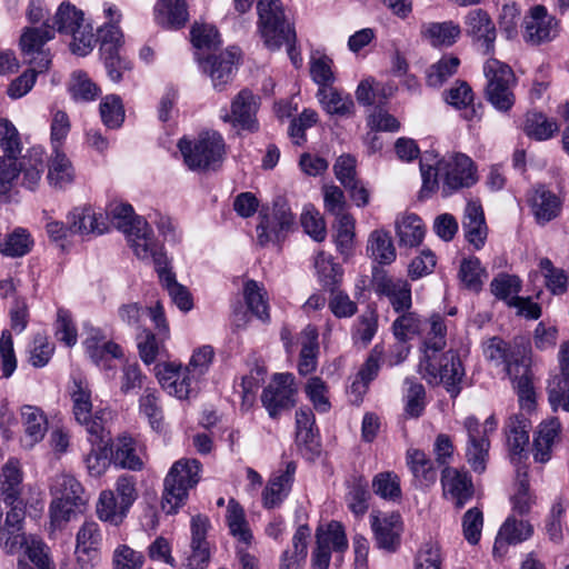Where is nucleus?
<instances>
[{
	"instance_id": "a211bd4d",
	"label": "nucleus",
	"mask_w": 569,
	"mask_h": 569,
	"mask_svg": "<svg viewBox=\"0 0 569 569\" xmlns=\"http://www.w3.org/2000/svg\"><path fill=\"white\" fill-rule=\"evenodd\" d=\"M440 481L443 497L451 501L456 508L461 509L472 499L475 488L468 471L450 466L443 467Z\"/></svg>"
},
{
	"instance_id": "774afa93",
	"label": "nucleus",
	"mask_w": 569,
	"mask_h": 569,
	"mask_svg": "<svg viewBox=\"0 0 569 569\" xmlns=\"http://www.w3.org/2000/svg\"><path fill=\"white\" fill-rule=\"evenodd\" d=\"M441 548L437 541L428 540L420 545L413 558V569H441Z\"/></svg>"
},
{
	"instance_id": "680f3d73",
	"label": "nucleus",
	"mask_w": 569,
	"mask_h": 569,
	"mask_svg": "<svg viewBox=\"0 0 569 569\" xmlns=\"http://www.w3.org/2000/svg\"><path fill=\"white\" fill-rule=\"evenodd\" d=\"M528 372L529 368L525 363L519 368V372L513 371V376L509 378L512 380L521 409L531 411L536 405V392Z\"/></svg>"
},
{
	"instance_id": "7c9ffc66",
	"label": "nucleus",
	"mask_w": 569,
	"mask_h": 569,
	"mask_svg": "<svg viewBox=\"0 0 569 569\" xmlns=\"http://www.w3.org/2000/svg\"><path fill=\"white\" fill-rule=\"evenodd\" d=\"M296 442L305 448L311 457L320 453L319 430L312 410L302 407L296 411Z\"/></svg>"
},
{
	"instance_id": "1a4fd4ad",
	"label": "nucleus",
	"mask_w": 569,
	"mask_h": 569,
	"mask_svg": "<svg viewBox=\"0 0 569 569\" xmlns=\"http://www.w3.org/2000/svg\"><path fill=\"white\" fill-rule=\"evenodd\" d=\"M259 219L257 242L260 247H267L270 243L279 244L292 230L296 222L295 214L283 198L273 201L271 211L262 209L259 212Z\"/></svg>"
},
{
	"instance_id": "8fccbe9b",
	"label": "nucleus",
	"mask_w": 569,
	"mask_h": 569,
	"mask_svg": "<svg viewBox=\"0 0 569 569\" xmlns=\"http://www.w3.org/2000/svg\"><path fill=\"white\" fill-rule=\"evenodd\" d=\"M22 423L30 445L41 441L47 432L48 421L43 411L34 406L26 405L21 408Z\"/></svg>"
},
{
	"instance_id": "09e8293b",
	"label": "nucleus",
	"mask_w": 569,
	"mask_h": 569,
	"mask_svg": "<svg viewBox=\"0 0 569 569\" xmlns=\"http://www.w3.org/2000/svg\"><path fill=\"white\" fill-rule=\"evenodd\" d=\"M392 323V332L398 341L406 342L425 330L427 322L415 311H402Z\"/></svg>"
},
{
	"instance_id": "4468645a",
	"label": "nucleus",
	"mask_w": 569,
	"mask_h": 569,
	"mask_svg": "<svg viewBox=\"0 0 569 569\" xmlns=\"http://www.w3.org/2000/svg\"><path fill=\"white\" fill-rule=\"evenodd\" d=\"M371 273L375 293L378 297H386L396 313L411 309V286L406 279L391 277L381 267H372Z\"/></svg>"
},
{
	"instance_id": "0eeeda50",
	"label": "nucleus",
	"mask_w": 569,
	"mask_h": 569,
	"mask_svg": "<svg viewBox=\"0 0 569 569\" xmlns=\"http://www.w3.org/2000/svg\"><path fill=\"white\" fill-rule=\"evenodd\" d=\"M419 370L429 383H442L451 398H457L462 390L465 368L459 355L453 350H448L440 356L438 353L423 356Z\"/></svg>"
},
{
	"instance_id": "f704fd0d",
	"label": "nucleus",
	"mask_w": 569,
	"mask_h": 569,
	"mask_svg": "<svg viewBox=\"0 0 569 569\" xmlns=\"http://www.w3.org/2000/svg\"><path fill=\"white\" fill-rule=\"evenodd\" d=\"M189 19L186 0H158L154 6V21L167 29H180Z\"/></svg>"
},
{
	"instance_id": "423d86ee",
	"label": "nucleus",
	"mask_w": 569,
	"mask_h": 569,
	"mask_svg": "<svg viewBox=\"0 0 569 569\" xmlns=\"http://www.w3.org/2000/svg\"><path fill=\"white\" fill-rule=\"evenodd\" d=\"M139 497L137 478L121 475L117 478L113 490H102L99 495L96 512L101 521L119 526Z\"/></svg>"
},
{
	"instance_id": "9d476101",
	"label": "nucleus",
	"mask_w": 569,
	"mask_h": 569,
	"mask_svg": "<svg viewBox=\"0 0 569 569\" xmlns=\"http://www.w3.org/2000/svg\"><path fill=\"white\" fill-rule=\"evenodd\" d=\"M386 96L373 78L363 79L358 84V102L369 106L367 127L375 132H397L400 122L385 108Z\"/></svg>"
},
{
	"instance_id": "58836bf2",
	"label": "nucleus",
	"mask_w": 569,
	"mask_h": 569,
	"mask_svg": "<svg viewBox=\"0 0 569 569\" xmlns=\"http://www.w3.org/2000/svg\"><path fill=\"white\" fill-rule=\"evenodd\" d=\"M44 170V150L41 147H32L20 159V184L33 191L39 184Z\"/></svg>"
},
{
	"instance_id": "6e6d98bb",
	"label": "nucleus",
	"mask_w": 569,
	"mask_h": 569,
	"mask_svg": "<svg viewBox=\"0 0 569 569\" xmlns=\"http://www.w3.org/2000/svg\"><path fill=\"white\" fill-rule=\"evenodd\" d=\"M33 246L30 233L22 228L14 229L4 241H0V253L4 257L20 258L28 254Z\"/></svg>"
},
{
	"instance_id": "2f4dec72",
	"label": "nucleus",
	"mask_w": 569,
	"mask_h": 569,
	"mask_svg": "<svg viewBox=\"0 0 569 569\" xmlns=\"http://www.w3.org/2000/svg\"><path fill=\"white\" fill-rule=\"evenodd\" d=\"M483 352L488 360L493 361L497 366L502 365L508 377H512L513 371L519 372L521 365L526 363L520 351L499 337L489 339Z\"/></svg>"
},
{
	"instance_id": "f03ea898",
	"label": "nucleus",
	"mask_w": 569,
	"mask_h": 569,
	"mask_svg": "<svg viewBox=\"0 0 569 569\" xmlns=\"http://www.w3.org/2000/svg\"><path fill=\"white\" fill-rule=\"evenodd\" d=\"M259 14V31L264 44L271 49H279L288 44V54L291 62L298 68L302 58L296 49V31L287 21L280 0H259L257 4Z\"/></svg>"
},
{
	"instance_id": "c03bdc74",
	"label": "nucleus",
	"mask_w": 569,
	"mask_h": 569,
	"mask_svg": "<svg viewBox=\"0 0 569 569\" xmlns=\"http://www.w3.org/2000/svg\"><path fill=\"white\" fill-rule=\"evenodd\" d=\"M116 467L132 471L142 470L144 463L137 453V441L130 436H121L117 440L116 450L111 453Z\"/></svg>"
},
{
	"instance_id": "aec40b11",
	"label": "nucleus",
	"mask_w": 569,
	"mask_h": 569,
	"mask_svg": "<svg viewBox=\"0 0 569 569\" xmlns=\"http://www.w3.org/2000/svg\"><path fill=\"white\" fill-rule=\"evenodd\" d=\"M148 261L154 264L160 282L168 291L172 302L181 311H190L193 307L192 297L184 286L177 282L176 274L168 269V258L163 248L153 253Z\"/></svg>"
},
{
	"instance_id": "37998d69",
	"label": "nucleus",
	"mask_w": 569,
	"mask_h": 569,
	"mask_svg": "<svg viewBox=\"0 0 569 569\" xmlns=\"http://www.w3.org/2000/svg\"><path fill=\"white\" fill-rule=\"evenodd\" d=\"M71 398L73 401V413L76 420L86 427L87 433H89L90 425L92 422L103 426L102 420L99 417H91V393L82 381L74 380Z\"/></svg>"
},
{
	"instance_id": "c756f323",
	"label": "nucleus",
	"mask_w": 569,
	"mask_h": 569,
	"mask_svg": "<svg viewBox=\"0 0 569 569\" xmlns=\"http://www.w3.org/2000/svg\"><path fill=\"white\" fill-rule=\"evenodd\" d=\"M445 101L453 108L461 110L462 118L469 122H477L481 119L482 106L473 103V92L466 82L458 80L455 84L443 92Z\"/></svg>"
},
{
	"instance_id": "49530a36",
	"label": "nucleus",
	"mask_w": 569,
	"mask_h": 569,
	"mask_svg": "<svg viewBox=\"0 0 569 569\" xmlns=\"http://www.w3.org/2000/svg\"><path fill=\"white\" fill-rule=\"evenodd\" d=\"M560 372L553 376L547 387L548 400L557 401L568 395L569 388V341H565L559 349Z\"/></svg>"
},
{
	"instance_id": "79ce46f5",
	"label": "nucleus",
	"mask_w": 569,
	"mask_h": 569,
	"mask_svg": "<svg viewBox=\"0 0 569 569\" xmlns=\"http://www.w3.org/2000/svg\"><path fill=\"white\" fill-rule=\"evenodd\" d=\"M70 233L102 234L107 230V226L102 220V216H97L91 208H76L69 217Z\"/></svg>"
},
{
	"instance_id": "9b49d317",
	"label": "nucleus",
	"mask_w": 569,
	"mask_h": 569,
	"mask_svg": "<svg viewBox=\"0 0 569 569\" xmlns=\"http://www.w3.org/2000/svg\"><path fill=\"white\" fill-rule=\"evenodd\" d=\"M483 73L487 79L486 96L488 101L501 112H507L515 103L512 87L516 78L512 69L495 59L490 58L483 66Z\"/></svg>"
},
{
	"instance_id": "864d4df0",
	"label": "nucleus",
	"mask_w": 569,
	"mask_h": 569,
	"mask_svg": "<svg viewBox=\"0 0 569 569\" xmlns=\"http://www.w3.org/2000/svg\"><path fill=\"white\" fill-rule=\"evenodd\" d=\"M243 295L247 307L251 313L262 321H268L270 319V315L268 297L264 288L259 286L254 280H248L243 287Z\"/></svg>"
},
{
	"instance_id": "bf43d9fd",
	"label": "nucleus",
	"mask_w": 569,
	"mask_h": 569,
	"mask_svg": "<svg viewBox=\"0 0 569 569\" xmlns=\"http://www.w3.org/2000/svg\"><path fill=\"white\" fill-rule=\"evenodd\" d=\"M460 64L458 57L445 54L432 63L426 71V81L429 87L439 88L452 77Z\"/></svg>"
},
{
	"instance_id": "2eb2a0df",
	"label": "nucleus",
	"mask_w": 569,
	"mask_h": 569,
	"mask_svg": "<svg viewBox=\"0 0 569 569\" xmlns=\"http://www.w3.org/2000/svg\"><path fill=\"white\" fill-rule=\"evenodd\" d=\"M369 523L378 549L395 553L401 546L403 520L399 512L372 510Z\"/></svg>"
},
{
	"instance_id": "393cba45",
	"label": "nucleus",
	"mask_w": 569,
	"mask_h": 569,
	"mask_svg": "<svg viewBox=\"0 0 569 569\" xmlns=\"http://www.w3.org/2000/svg\"><path fill=\"white\" fill-rule=\"evenodd\" d=\"M462 229L466 240L476 250L483 248L488 236V227L479 200H469L467 202L462 217Z\"/></svg>"
},
{
	"instance_id": "c9c22d12",
	"label": "nucleus",
	"mask_w": 569,
	"mask_h": 569,
	"mask_svg": "<svg viewBox=\"0 0 569 569\" xmlns=\"http://www.w3.org/2000/svg\"><path fill=\"white\" fill-rule=\"evenodd\" d=\"M395 229L400 247H418L426 234L425 223L416 213L399 214L395 221Z\"/></svg>"
},
{
	"instance_id": "f8f14e48",
	"label": "nucleus",
	"mask_w": 569,
	"mask_h": 569,
	"mask_svg": "<svg viewBox=\"0 0 569 569\" xmlns=\"http://www.w3.org/2000/svg\"><path fill=\"white\" fill-rule=\"evenodd\" d=\"M497 426L498 421L493 415L489 416L482 425L473 416L467 417L463 421L468 437L466 459L477 473H482L487 468L490 449L489 433L495 431Z\"/></svg>"
},
{
	"instance_id": "338daca9",
	"label": "nucleus",
	"mask_w": 569,
	"mask_h": 569,
	"mask_svg": "<svg viewBox=\"0 0 569 569\" xmlns=\"http://www.w3.org/2000/svg\"><path fill=\"white\" fill-rule=\"evenodd\" d=\"M69 92L74 101L89 102L101 93L100 88L82 71L73 72Z\"/></svg>"
},
{
	"instance_id": "6ab92c4d",
	"label": "nucleus",
	"mask_w": 569,
	"mask_h": 569,
	"mask_svg": "<svg viewBox=\"0 0 569 569\" xmlns=\"http://www.w3.org/2000/svg\"><path fill=\"white\" fill-rule=\"evenodd\" d=\"M258 98L248 89L241 90L231 102V113L226 109L221 110L220 118L242 130H258L256 113L258 110Z\"/></svg>"
},
{
	"instance_id": "603ef678",
	"label": "nucleus",
	"mask_w": 569,
	"mask_h": 569,
	"mask_svg": "<svg viewBox=\"0 0 569 569\" xmlns=\"http://www.w3.org/2000/svg\"><path fill=\"white\" fill-rule=\"evenodd\" d=\"M50 491L54 497L82 503L87 502L82 485L72 475H56L51 480Z\"/></svg>"
},
{
	"instance_id": "cd10ccee",
	"label": "nucleus",
	"mask_w": 569,
	"mask_h": 569,
	"mask_svg": "<svg viewBox=\"0 0 569 569\" xmlns=\"http://www.w3.org/2000/svg\"><path fill=\"white\" fill-rule=\"evenodd\" d=\"M533 535V527L528 520H517L509 516L500 527L493 543V556L502 557L507 547L521 543Z\"/></svg>"
},
{
	"instance_id": "c85d7f7f",
	"label": "nucleus",
	"mask_w": 569,
	"mask_h": 569,
	"mask_svg": "<svg viewBox=\"0 0 569 569\" xmlns=\"http://www.w3.org/2000/svg\"><path fill=\"white\" fill-rule=\"evenodd\" d=\"M200 377H194L188 368L168 365L163 372H159V382L170 395L179 399H187L194 390Z\"/></svg>"
},
{
	"instance_id": "bb28decb",
	"label": "nucleus",
	"mask_w": 569,
	"mask_h": 569,
	"mask_svg": "<svg viewBox=\"0 0 569 569\" xmlns=\"http://www.w3.org/2000/svg\"><path fill=\"white\" fill-rule=\"evenodd\" d=\"M530 420L522 413L508 418L505 425V435L510 458L513 463L521 460L529 445Z\"/></svg>"
},
{
	"instance_id": "5fc2aeb1",
	"label": "nucleus",
	"mask_w": 569,
	"mask_h": 569,
	"mask_svg": "<svg viewBox=\"0 0 569 569\" xmlns=\"http://www.w3.org/2000/svg\"><path fill=\"white\" fill-rule=\"evenodd\" d=\"M559 129L553 119L548 118L541 112H528L523 130L529 138L537 141L550 139Z\"/></svg>"
},
{
	"instance_id": "4c0bfd02",
	"label": "nucleus",
	"mask_w": 569,
	"mask_h": 569,
	"mask_svg": "<svg viewBox=\"0 0 569 569\" xmlns=\"http://www.w3.org/2000/svg\"><path fill=\"white\" fill-rule=\"evenodd\" d=\"M561 425L557 418L542 421L533 438V458L536 461L545 463L551 457V449L559 437Z\"/></svg>"
},
{
	"instance_id": "e433bc0d",
	"label": "nucleus",
	"mask_w": 569,
	"mask_h": 569,
	"mask_svg": "<svg viewBox=\"0 0 569 569\" xmlns=\"http://www.w3.org/2000/svg\"><path fill=\"white\" fill-rule=\"evenodd\" d=\"M531 210L537 222L546 224L560 214L561 201L557 194L540 186L531 198Z\"/></svg>"
},
{
	"instance_id": "5701e85b",
	"label": "nucleus",
	"mask_w": 569,
	"mask_h": 569,
	"mask_svg": "<svg viewBox=\"0 0 569 569\" xmlns=\"http://www.w3.org/2000/svg\"><path fill=\"white\" fill-rule=\"evenodd\" d=\"M557 26L556 19L548 14L543 6H536L526 17L525 39L535 44L550 41L557 36Z\"/></svg>"
},
{
	"instance_id": "b1692460",
	"label": "nucleus",
	"mask_w": 569,
	"mask_h": 569,
	"mask_svg": "<svg viewBox=\"0 0 569 569\" xmlns=\"http://www.w3.org/2000/svg\"><path fill=\"white\" fill-rule=\"evenodd\" d=\"M89 358L104 369H109L108 361L120 359L123 356L122 348L114 341L107 340L103 332L98 328H91L83 341Z\"/></svg>"
},
{
	"instance_id": "ddd939ff",
	"label": "nucleus",
	"mask_w": 569,
	"mask_h": 569,
	"mask_svg": "<svg viewBox=\"0 0 569 569\" xmlns=\"http://www.w3.org/2000/svg\"><path fill=\"white\" fill-rule=\"evenodd\" d=\"M348 549V540L343 526L338 521L319 526L316 530V547L311 552L312 569H328L331 552H343Z\"/></svg>"
},
{
	"instance_id": "a19ab883",
	"label": "nucleus",
	"mask_w": 569,
	"mask_h": 569,
	"mask_svg": "<svg viewBox=\"0 0 569 569\" xmlns=\"http://www.w3.org/2000/svg\"><path fill=\"white\" fill-rule=\"evenodd\" d=\"M22 492V472L17 460H9L0 475V495L6 505L20 500Z\"/></svg>"
},
{
	"instance_id": "72a5a7b5",
	"label": "nucleus",
	"mask_w": 569,
	"mask_h": 569,
	"mask_svg": "<svg viewBox=\"0 0 569 569\" xmlns=\"http://www.w3.org/2000/svg\"><path fill=\"white\" fill-rule=\"evenodd\" d=\"M311 530L308 525H300L293 533L291 546L280 556L279 569H303L308 555Z\"/></svg>"
},
{
	"instance_id": "20e7f679",
	"label": "nucleus",
	"mask_w": 569,
	"mask_h": 569,
	"mask_svg": "<svg viewBox=\"0 0 569 569\" xmlns=\"http://www.w3.org/2000/svg\"><path fill=\"white\" fill-rule=\"evenodd\" d=\"M104 12L110 22L98 29L100 53L110 80L120 82L124 74L131 71L132 63L120 54L122 32L118 26L121 18L119 10L114 6H108Z\"/></svg>"
},
{
	"instance_id": "4d7b16f0",
	"label": "nucleus",
	"mask_w": 569,
	"mask_h": 569,
	"mask_svg": "<svg viewBox=\"0 0 569 569\" xmlns=\"http://www.w3.org/2000/svg\"><path fill=\"white\" fill-rule=\"evenodd\" d=\"M54 37L50 24L46 21L40 28H26L20 37V48L24 56H33L42 51V47Z\"/></svg>"
},
{
	"instance_id": "473e14b6",
	"label": "nucleus",
	"mask_w": 569,
	"mask_h": 569,
	"mask_svg": "<svg viewBox=\"0 0 569 569\" xmlns=\"http://www.w3.org/2000/svg\"><path fill=\"white\" fill-rule=\"evenodd\" d=\"M406 465L412 475V482L417 488H429L437 480V470L433 461L421 449L409 448L406 452Z\"/></svg>"
},
{
	"instance_id": "f257e3e1",
	"label": "nucleus",
	"mask_w": 569,
	"mask_h": 569,
	"mask_svg": "<svg viewBox=\"0 0 569 569\" xmlns=\"http://www.w3.org/2000/svg\"><path fill=\"white\" fill-rule=\"evenodd\" d=\"M420 172L422 197H429L438 190L439 176L443 181V196L470 188L478 181L477 167L472 159L465 153H451L439 158L432 151H426L420 158Z\"/></svg>"
},
{
	"instance_id": "412c9836",
	"label": "nucleus",
	"mask_w": 569,
	"mask_h": 569,
	"mask_svg": "<svg viewBox=\"0 0 569 569\" xmlns=\"http://www.w3.org/2000/svg\"><path fill=\"white\" fill-rule=\"evenodd\" d=\"M463 23L467 36L481 47L485 54L493 52L497 30L486 10L481 8L470 10L466 14Z\"/></svg>"
},
{
	"instance_id": "69168bd1",
	"label": "nucleus",
	"mask_w": 569,
	"mask_h": 569,
	"mask_svg": "<svg viewBox=\"0 0 569 569\" xmlns=\"http://www.w3.org/2000/svg\"><path fill=\"white\" fill-rule=\"evenodd\" d=\"M83 21V12L81 10L70 2H62L57 9L50 27L53 32L57 30L59 33L69 34L79 22Z\"/></svg>"
},
{
	"instance_id": "39448f33",
	"label": "nucleus",
	"mask_w": 569,
	"mask_h": 569,
	"mask_svg": "<svg viewBox=\"0 0 569 569\" xmlns=\"http://www.w3.org/2000/svg\"><path fill=\"white\" fill-rule=\"evenodd\" d=\"M201 463L197 459H180L170 468L163 481L162 510L172 515L182 507L200 479Z\"/></svg>"
},
{
	"instance_id": "4be33fe9",
	"label": "nucleus",
	"mask_w": 569,
	"mask_h": 569,
	"mask_svg": "<svg viewBox=\"0 0 569 569\" xmlns=\"http://www.w3.org/2000/svg\"><path fill=\"white\" fill-rule=\"evenodd\" d=\"M297 463L288 461L283 470L273 472L262 491V506L266 509L279 508L291 492Z\"/></svg>"
},
{
	"instance_id": "dca6fc26",
	"label": "nucleus",
	"mask_w": 569,
	"mask_h": 569,
	"mask_svg": "<svg viewBox=\"0 0 569 569\" xmlns=\"http://www.w3.org/2000/svg\"><path fill=\"white\" fill-rule=\"evenodd\" d=\"M88 440L92 448L84 459L86 467L91 477L99 478L107 471L112 459L111 436L103 426L92 422Z\"/></svg>"
},
{
	"instance_id": "6e6552de",
	"label": "nucleus",
	"mask_w": 569,
	"mask_h": 569,
	"mask_svg": "<svg viewBox=\"0 0 569 569\" xmlns=\"http://www.w3.org/2000/svg\"><path fill=\"white\" fill-rule=\"evenodd\" d=\"M224 147L223 138L217 131H206L194 140L182 138L178 142L184 163L191 170H214L223 159Z\"/></svg>"
},
{
	"instance_id": "052dcab7",
	"label": "nucleus",
	"mask_w": 569,
	"mask_h": 569,
	"mask_svg": "<svg viewBox=\"0 0 569 569\" xmlns=\"http://www.w3.org/2000/svg\"><path fill=\"white\" fill-rule=\"evenodd\" d=\"M522 288V281L518 276L499 273L496 276L491 283V293L499 300L506 302L508 307L511 306L513 298H519V292Z\"/></svg>"
},
{
	"instance_id": "7ed1b4c3",
	"label": "nucleus",
	"mask_w": 569,
	"mask_h": 569,
	"mask_svg": "<svg viewBox=\"0 0 569 569\" xmlns=\"http://www.w3.org/2000/svg\"><path fill=\"white\" fill-rule=\"evenodd\" d=\"M111 223L127 234L134 254L141 260H149L163 247L156 240L148 222L134 214L129 203L112 204L108 211Z\"/></svg>"
},
{
	"instance_id": "f3484780",
	"label": "nucleus",
	"mask_w": 569,
	"mask_h": 569,
	"mask_svg": "<svg viewBox=\"0 0 569 569\" xmlns=\"http://www.w3.org/2000/svg\"><path fill=\"white\" fill-rule=\"evenodd\" d=\"M292 383L291 373H276L272 382L263 389L261 402L272 419H276L282 410L295 406L296 389Z\"/></svg>"
},
{
	"instance_id": "3c124183",
	"label": "nucleus",
	"mask_w": 569,
	"mask_h": 569,
	"mask_svg": "<svg viewBox=\"0 0 569 569\" xmlns=\"http://www.w3.org/2000/svg\"><path fill=\"white\" fill-rule=\"evenodd\" d=\"M226 519L230 533L238 541L249 545L253 538L252 532L246 520L243 508L234 499H230L228 502Z\"/></svg>"
},
{
	"instance_id": "0e129e2a",
	"label": "nucleus",
	"mask_w": 569,
	"mask_h": 569,
	"mask_svg": "<svg viewBox=\"0 0 569 569\" xmlns=\"http://www.w3.org/2000/svg\"><path fill=\"white\" fill-rule=\"evenodd\" d=\"M317 97L326 111L330 114L346 116L353 108V101L349 97H343L339 91L330 88H319Z\"/></svg>"
},
{
	"instance_id": "13d9d810",
	"label": "nucleus",
	"mask_w": 569,
	"mask_h": 569,
	"mask_svg": "<svg viewBox=\"0 0 569 569\" xmlns=\"http://www.w3.org/2000/svg\"><path fill=\"white\" fill-rule=\"evenodd\" d=\"M461 283L470 291L479 292L483 286V278L487 277L485 268L479 258L469 257L462 259L458 272Z\"/></svg>"
},
{
	"instance_id": "ea45409f",
	"label": "nucleus",
	"mask_w": 569,
	"mask_h": 569,
	"mask_svg": "<svg viewBox=\"0 0 569 569\" xmlns=\"http://www.w3.org/2000/svg\"><path fill=\"white\" fill-rule=\"evenodd\" d=\"M367 254L378 263L377 267L391 264L397 258L392 238L388 231L375 230L367 242Z\"/></svg>"
},
{
	"instance_id": "a878e982",
	"label": "nucleus",
	"mask_w": 569,
	"mask_h": 569,
	"mask_svg": "<svg viewBox=\"0 0 569 569\" xmlns=\"http://www.w3.org/2000/svg\"><path fill=\"white\" fill-rule=\"evenodd\" d=\"M239 50L234 47L227 49L218 56H209L200 64L208 72L214 89L222 90L231 81Z\"/></svg>"
},
{
	"instance_id": "a18cd8bd",
	"label": "nucleus",
	"mask_w": 569,
	"mask_h": 569,
	"mask_svg": "<svg viewBox=\"0 0 569 569\" xmlns=\"http://www.w3.org/2000/svg\"><path fill=\"white\" fill-rule=\"evenodd\" d=\"M73 177L74 170L66 153L61 148H52L47 177L49 183L56 188H63L72 182Z\"/></svg>"
},
{
	"instance_id": "de8ad7c7",
	"label": "nucleus",
	"mask_w": 569,
	"mask_h": 569,
	"mask_svg": "<svg viewBox=\"0 0 569 569\" xmlns=\"http://www.w3.org/2000/svg\"><path fill=\"white\" fill-rule=\"evenodd\" d=\"M460 27L452 21L429 22L423 24L421 33L433 47H450L460 36Z\"/></svg>"
},
{
	"instance_id": "e2e57ef3",
	"label": "nucleus",
	"mask_w": 569,
	"mask_h": 569,
	"mask_svg": "<svg viewBox=\"0 0 569 569\" xmlns=\"http://www.w3.org/2000/svg\"><path fill=\"white\" fill-rule=\"evenodd\" d=\"M139 410L148 420L152 429L158 430L162 421V407L160 403V393L157 389L144 388L139 399Z\"/></svg>"
}]
</instances>
